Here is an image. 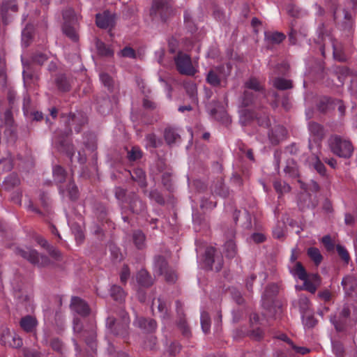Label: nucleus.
<instances>
[{
	"label": "nucleus",
	"instance_id": "f257e3e1",
	"mask_svg": "<svg viewBox=\"0 0 357 357\" xmlns=\"http://www.w3.org/2000/svg\"><path fill=\"white\" fill-rule=\"evenodd\" d=\"M62 121L64 122L66 128L63 132H56L53 137V142L59 151L65 153L72 160L75 154L73 144L68 140V136L72 133L73 127L76 132H79L82 126L86 123V116L79 112L77 114H70L69 115H61Z\"/></svg>",
	"mask_w": 357,
	"mask_h": 357
},
{
	"label": "nucleus",
	"instance_id": "f03ea898",
	"mask_svg": "<svg viewBox=\"0 0 357 357\" xmlns=\"http://www.w3.org/2000/svg\"><path fill=\"white\" fill-rule=\"evenodd\" d=\"M244 88L241 105L244 107L253 106L255 109H260L261 100L266 96L263 85L257 78L250 77L245 82Z\"/></svg>",
	"mask_w": 357,
	"mask_h": 357
},
{
	"label": "nucleus",
	"instance_id": "7ed1b4c3",
	"mask_svg": "<svg viewBox=\"0 0 357 357\" xmlns=\"http://www.w3.org/2000/svg\"><path fill=\"white\" fill-rule=\"evenodd\" d=\"M331 322L337 332H344L357 322V307L345 303L339 309L337 314L330 318Z\"/></svg>",
	"mask_w": 357,
	"mask_h": 357
},
{
	"label": "nucleus",
	"instance_id": "20e7f679",
	"mask_svg": "<svg viewBox=\"0 0 357 357\" xmlns=\"http://www.w3.org/2000/svg\"><path fill=\"white\" fill-rule=\"evenodd\" d=\"M73 331L77 337L83 340L91 350L96 349L95 342L96 338V326L94 320L89 321L86 326H84L80 319L76 317L73 319Z\"/></svg>",
	"mask_w": 357,
	"mask_h": 357
},
{
	"label": "nucleus",
	"instance_id": "39448f33",
	"mask_svg": "<svg viewBox=\"0 0 357 357\" xmlns=\"http://www.w3.org/2000/svg\"><path fill=\"white\" fill-rule=\"evenodd\" d=\"M54 181L59 185V192L63 195L67 193V195L71 200H76L78 198V189L75 183L71 179H69L66 188L62 185L67 180V173L66 170L60 165H56L53 168Z\"/></svg>",
	"mask_w": 357,
	"mask_h": 357
},
{
	"label": "nucleus",
	"instance_id": "423d86ee",
	"mask_svg": "<svg viewBox=\"0 0 357 357\" xmlns=\"http://www.w3.org/2000/svg\"><path fill=\"white\" fill-rule=\"evenodd\" d=\"M231 74L229 64H222L211 68L206 74V81L213 87L225 86Z\"/></svg>",
	"mask_w": 357,
	"mask_h": 357
},
{
	"label": "nucleus",
	"instance_id": "0eeeda50",
	"mask_svg": "<svg viewBox=\"0 0 357 357\" xmlns=\"http://www.w3.org/2000/svg\"><path fill=\"white\" fill-rule=\"evenodd\" d=\"M328 144L331 151L340 158H349L353 154L351 142L339 135H332L328 139Z\"/></svg>",
	"mask_w": 357,
	"mask_h": 357
},
{
	"label": "nucleus",
	"instance_id": "6e6552de",
	"mask_svg": "<svg viewBox=\"0 0 357 357\" xmlns=\"http://www.w3.org/2000/svg\"><path fill=\"white\" fill-rule=\"evenodd\" d=\"M120 320L109 316L106 320V327L110 332L116 336L126 337L128 334L130 319L128 314L123 311L120 312Z\"/></svg>",
	"mask_w": 357,
	"mask_h": 357
},
{
	"label": "nucleus",
	"instance_id": "1a4fd4ad",
	"mask_svg": "<svg viewBox=\"0 0 357 357\" xmlns=\"http://www.w3.org/2000/svg\"><path fill=\"white\" fill-rule=\"evenodd\" d=\"M63 31L70 39L76 42L79 40L77 33V17L72 8H67L63 12Z\"/></svg>",
	"mask_w": 357,
	"mask_h": 357
},
{
	"label": "nucleus",
	"instance_id": "9d476101",
	"mask_svg": "<svg viewBox=\"0 0 357 357\" xmlns=\"http://www.w3.org/2000/svg\"><path fill=\"white\" fill-rule=\"evenodd\" d=\"M173 12L171 0H153L150 15L153 19L166 22Z\"/></svg>",
	"mask_w": 357,
	"mask_h": 357
},
{
	"label": "nucleus",
	"instance_id": "9b49d317",
	"mask_svg": "<svg viewBox=\"0 0 357 357\" xmlns=\"http://www.w3.org/2000/svg\"><path fill=\"white\" fill-rule=\"evenodd\" d=\"M241 119L244 123H248L255 119L258 125L263 127H268L271 123L267 109H262L259 112L243 109L241 111Z\"/></svg>",
	"mask_w": 357,
	"mask_h": 357
},
{
	"label": "nucleus",
	"instance_id": "f8f14e48",
	"mask_svg": "<svg viewBox=\"0 0 357 357\" xmlns=\"http://www.w3.org/2000/svg\"><path fill=\"white\" fill-rule=\"evenodd\" d=\"M153 271L158 275H163L168 282L176 281V275L175 272L169 267L166 259L161 255L155 256L154 258Z\"/></svg>",
	"mask_w": 357,
	"mask_h": 357
},
{
	"label": "nucleus",
	"instance_id": "ddd939ff",
	"mask_svg": "<svg viewBox=\"0 0 357 357\" xmlns=\"http://www.w3.org/2000/svg\"><path fill=\"white\" fill-rule=\"evenodd\" d=\"M17 255L27 259L30 263L38 266H46L50 264V260L47 256L39 255L36 250L29 248L26 249H17Z\"/></svg>",
	"mask_w": 357,
	"mask_h": 357
},
{
	"label": "nucleus",
	"instance_id": "4468645a",
	"mask_svg": "<svg viewBox=\"0 0 357 357\" xmlns=\"http://www.w3.org/2000/svg\"><path fill=\"white\" fill-rule=\"evenodd\" d=\"M176 70L182 75L192 76L196 70L192 64L190 56L185 53L178 52L174 58Z\"/></svg>",
	"mask_w": 357,
	"mask_h": 357
},
{
	"label": "nucleus",
	"instance_id": "2eb2a0df",
	"mask_svg": "<svg viewBox=\"0 0 357 357\" xmlns=\"http://www.w3.org/2000/svg\"><path fill=\"white\" fill-rule=\"evenodd\" d=\"M334 21L342 29L351 32L354 26V20L351 14L344 8L337 7L333 11Z\"/></svg>",
	"mask_w": 357,
	"mask_h": 357
},
{
	"label": "nucleus",
	"instance_id": "dca6fc26",
	"mask_svg": "<svg viewBox=\"0 0 357 357\" xmlns=\"http://www.w3.org/2000/svg\"><path fill=\"white\" fill-rule=\"evenodd\" d=\"M96 24L100 29H108L109 36L113 37L112 29L116 25L115 15L108 10L98 13L96 15Z\"/></svg>",
	"mask_w": 357,
	"mask_h": 357
},
{
	"label": "nucleus",
	"instance_id": "f3484780",
	"mask_svg": "<svg viewBox=\"0 0 357 357\" xmlns=\"http://www.w3.org/2000/svg\"><path fill=\"white\" fill-rule=\"evenodd\" d=\"M308 129L310 132L308 147L312 151L314 145L319 148L321 142L324 137V130L323 126L315 122H310L308 125Z\"/></svg>",
	"mask_w": 357,
	"mask_h": 357
},
{
	"label": "nucleus",
	"instance_id": "a211bd4d",
	"mask_svg": "<svg viewBox=\"0 0 357 357\" xmlns=\"http://www.w3.org/2000/svg\"><path fill=\"white\" fill-rule=\"evenodd\" d=\"M287 136V129L280 125H275L272 127L268 132V137L272 145H278L284 140Z\"/></svg>",
	"mask_w": 357,
	"mask_h": 357
},
{
	"label": "nucleus",
	"instance_id": "6ab92c4d",
	"mask_svg": "<svg viewBox=\"0 0 357 357\" xmlns=\"http://www.w3.org/2000/svg\"><path fill=\"white\" fill-rule=\"evenodd\" d=\"M70 307L72 310L82 317H86L91 312V309L87 303L77 296L71 298Z\"/></svg>",
	"mask_w": 357,
	"mask_h": 357
},
{
	"label": "nucleus",
	"instance_id": "aec40b11",
	"mask_svg": "<svg viewBox=\"0 0 357 357\" xmlns=\"http://www.w3.org/2000/svg\"><path fill=\"white\" fill-rule=\"evenodd\" d=\"M342 285L347 295L357 298V278L354 275H347L342 280Z\"/></svg>",
	"mask_w": 357,
	"mask_h": 357
},
{
	"label": "nucleus",
	"instance_id": "412c9836",
	"mask_svg": "<svg viewBox=\"0 0 357 357\" xmlns=\"http://www.w3.org/2000/svg\"><path fill=\"white\" fill-rule=\"evenodd\" d=\"M130 210L136 214L143 212L146 208V204L135 193L128 195V201L126 202Z\"/></svg>",
	"mask_w": 357,
	"mask_h": 357
},
{
	"label": "nucleus",
	"instance_id": "4be33fe9",
	"mask_svg": "<svg viewBox=\"0 0 357 357\" xmlns=\"http://www.w3.org/2000/svg\"><path fill=\"white\" fill-rule=\"evenodd\" d=\"M20 326L24 332L31 333L35 332L38 326V321L33 316L26 315L21 318Z\"/></svg>",
	"mask_w": 357,
	"mask_h": 357
},
{
	"label": "nucleus",
	"instance_id": "5701e85b",
	"mask_svg": "<svg viewBox=\"0 0 357 357\" xmlns=\"http://www.w3.org/2000/svg\"><path fill=\"white\" fill-rule=\"evenodd\" d=\"M54 84L58 90L61 92H67L70 90L71 83L70 79L64 74L56 75Z\"/></svg>",
	"mask_w": 357,
	"mask_h": 357
},
{
	"label": "nucleus",
	"instance_id": "b1692460",
	"mask_svg": "<svg viewBox=\"0 0 357 357\" xmlns=\"http://www.w3.org/2000/svg\"><path fill=\"white\" fill-rule=\"evenodd\" d=\"M164 138L166 143L172 146L176 144L181 140V136L175 128L168 127L165 129Z\"/></svg>",
	"mask_w": 357,
	"mask_h": 357
},
{
	"label": "nucleus",
	"instance_id": "393cba45",
	"mask_svg": "<svg viewBox=\"0 0 357 357\" xmlns=\"http://www.w3.org/2000/svg\"><path fill=\"white\" fill-rule=\"evenodd\" d=\"M1 342L4 345H8L13 348H19L23 344L22 339L20 336L15 334L11 335L9 333L3 336Z\"/></svg>",
	"mask_w": 357,
	"mask_h": 357
},
{
	"label": "nucleus",
	"instance_id": "a878e982",
	"mask_svg": "<svg viewBox=\"0 0 357 357\" xmlns=\"http://www.w3.org/2000/svg\"><path fill=\"white\" fill-rule=\"evenodd\" d=\"M333 71L336 74L341 84H343L347 77L351 76L353 78L355 74H357L356 73L351 71L347 67L342 66H334Z\"/></svg>",
	"mask_w": 357,
	"mask_h": 357
},
{
	"label": "nucleus",
	"instance_id": "bb28decb",
	"mask_svg": "<svg viewBox=\"0 0 357 357\" xmlns=\"http://www.w3.org/2000/svg\"><path fill=\"white\" fill-rule=\"evenodd\" d=\"M137 281L143 287H149L153 283L151 276L146 270H141L137 274Z\"/></svg>",
	"mask_w": 357,
	"mask_h": 357
},
{
	"label": "nucleus",
	"instance_id": "cd10ccee",
	"mask_svg": "<svg viewBox=\"0 0 357 357\" xmlns=\"http://www.w3.org/2000/svg\"><path fill=\"white\" fill-rule=\"evenodd\" d=\"M213 193L221 197H226L229 195V190L225 185L222 178L217 179L212 187Z\"/></svg>",
	"mask_w": 357,
	"mask_h": 357
},
{
	"label": "nucleus",
	"instance_id": "c85d7f7f",
	"mask_svg": "<svg viewBox=\"0 0 357 357\" xmlns=\"http://www.w3.org/2000/svg\"><path fill=\"white\" fill-rule=\"evenodd\" d=\"M132 179L136 181L141 188H146L147 185L145 172L141 168H136L130 173Z\"/></svg>",
	"mask_w": 357,
	"mask_h": 357
},
{
	"label": "nucleus",
	"instance_id": "c756f323",
	"mask_svg": "<svg viewBox=\"0 0 357 357\" xmlns=\"http://www.w3.org/2000/svg\"><path fill=\"white\" fill-rule=\"evenodd\" d=\"M184 89L189 96V98L192 103L197 105V87L196 84L192 82H186L184 83Z\"/></svg>",
	"mask_w": 357,
	"mask_h": 357
},
{
	"label": "nucleus",
	"instance_id": "7c9ffc66",
	"mask_svg": "<svg viewBox=\"0 0 357 357\" xmlns=\"http://www.w3.org/2000/svg\"><path fill=\"white\" fill-rule=\"evenodd\" d=\"M279 291V287L275 283L268 284L262 296V299L266 301L268 303L273 301V298L276 296Z\"/></svg>",
	"mask_w": 357,
	"mask_h": 357
},
{
	"label": "nucleus",
	"instance_id": "2f4dec72",
	"mask_svg": "<svg viewBox=\"0 0 357 357\" xmlns=\"http://www.w3.org/2000/svg\"><path fill=\"white\" fill-rule=\"evenodd\" d=\"M155 307L158 310V312L160 314V317L165 318L167 315V307L165 301H164L161 298L154 299L151 305V309L153 312H155Z\"/></svg>",
	"mask_w": 357,
	"mask_h": 357
},
{
	"label": "nucleus",
	"instance_id": "473e14b6",
	"mask_svg": "<svg viewBox=\"0 0 357 357\" xmlns=\"http://www.w3.org/2000/svg\"><path fill=\"white\" fill-rule=\"evenodd\" d=\"M132 241L138 250H142L146 247V236L141 230L133 231Z\"/></svg>",
	"mask_w": 357,
	"mask_h": 357
},
{
	"label": "nucleus",
	"instance_id": "72a5a7b5",
	"mask_svg": "<svg viewBox=\"0 0 357 357\" xmlns=\"http://www.w3.org/2000/svg\"><path fill=\"white\" fill-rule=\"evenodd\" d=\"M137 325L139 328L148 332H153L156 328V321L153 319L140 317L137 319Z\"/></svg>",
	"mask_w": 357,
	"mask_h": 357
},
{
	"label": "nucleus",
	"instance_id": "f704fd0d",
	"mask_svg": "<svg viewBox=\"0 0 357 357\" xmlns=\"http://www.w3.org/2000/svg\"><path fill=\"white\" fill-rule=\"evenodd\" d=\"M110 296L114 301L121 303L125 301L126 294L120 286L114 284L111 287Z\"/></svg>",
	"mask_w": 357,
	"mask_h": 357
},
{
	"label": "nucleus",
	"instance_id": "c9c22d12",
	"mask_svg": "<svg viewBox=\"0 0 357 357\" xmlns=\"http://www.w3.org/2000/svg\"><path fill=\"white\" fill-rule=\"evenodd\" d=\"M329 39L331 41L334 59L339 61H346L347 57L344 53L342 52L341 45L340 44H337V41L335 39H333L331 38H329Z\"/></svg>",
	"mask_w": 357,
	"mask_h": 357
},
{
	"label": "nucleus",
	"instance_id": "e433bc0d",
	"mask_svg": "<svg viewBox=\"0 0 357 357\" xmlns=\"http://www.w3.org/2000/svg\"><path fill=\"white\" fill-rule=\"evenodd\" d=\"M273 85L278 90H287L293 87L291 80L282 77L274 78L273 80Z\"/></svg>",
	"mask_w": 357,
	"mask_h": 357
},
{
	"label": "nucleus",
	"instance_id": "4c0bfd02",
	"mask_svg": "<svg viewBox=\"0 0 357 357\" xmlns=\"http://www.w3.org/2000/svg\"><path fill=\"white\" fill-rule=\"evenodd\" d=\"M146 147L156 149L160 146L162 144L161 139L158 138L154 133H149L145 137Z\"/></svg>",
	"mask_w": 357,
	"mask_h": 357
},
{
	"label": "nucleus",
	"instance_id": "58836bf2",
	"mask_svg": "<svg viewBox=\"0 0 357 357\" xmlns=\"http://www.w3.org/2000/svg\"><path fill=\"white\" fill-rule=\"evenodd\" d=\"M308 257L314 261L316 266L321 264L323 257L319 250L315 247H311L307 249V251Z\"/></svg>",
	"mask_w": 357,
	"mask_h": 357
},
{
	"label": "nucleus",
	"instance_id": "ea45409f",
	"mask_svg": "<svg viewBox=\"0 0 357 357\" xmlns=\"http://www.w3.org/2000/svg\"><path fill=\"white\" fill-rule=\"evenodd\" d=\"M273 187L276 192L280 195L289 192L291 190L290 186L286 182L280 179L274 181Z\"/></svg>",
	"mask_w": 357,
	"mask_h": 357
},
{
	"label": "nucleus",
	"instance_id": "a19ab883",
	"mask_svg": "<svg viewBox=\"0 0 357 357\" xmlns=\"http://www.w3.org/2000/svg\"><path fill=\"white\" fill-rule=\"evenodd\" d=\"M291 273L297 276L301 280L307 278V273L302 264L299 261L296 262L294 268L291 271Z\"/></svg>",
	"mask_w": 357,
	"mask_h": 357
},
{
	"label": "nucleus",
	"instance_id": "79ce46f5",
	"mask_svg": "<svg viewBox=\"0 0 357 357\" xmlns=\"http://www.w3.org/2000/svg\"><path fill=\"white\" fill-rule=\"evenodd\" d=\"M97 50L101 56L111 57L114 55V51L111 47L102 42L98 41L97 43Z\"/></svg>",
	"mask_w": 357,
	"mask_h": 357
},
{
	"label": "nucleus",
	"instance_id": "37998d69",
	"mask_svg": "<svg viewBox=\"0 0 357 357\" xmlns=\"http://www.w3.org/2000/svg\"><path fill=\"white\" fill-rule=\"evenodd\" d=\"M7 82L6 66L4 58L0 56V86L5 88Z\"/></svg>",
	"mask_w": 357,
	"mask_h": 357
},
{
	"label": "nucleus",
	"instance_id": "c03bdc74",
	"mask_svg": "<svg viewBox=\"0 0 357 357\" xmlns=\"http://www.w3.org/2000/svg\"><path fill=\"white\" fill-rule=\"evenodd\" d=\"M142 157V151L137 146H132L127 152V158L130 162H134L139 160Z\"/></svg>",
	"mask_w": 357,
	"mask_h": 357
},
{
	"label": "nucleus",
	"instance_id": "a18cd8bd",
	"mask_svg": "<svg viewBox=\"0 0 357 357\" xmlns=\"http://www.w3.org/2000/svg\"><path fill=\"white\" fill-rule=\"evenodd\" d=\"M225 255L229 258H233L236 253V245L233 240L227 241L224 245Z\"/></svg>",
	"mask_w": 357,
	"mask_h": 357
},
{
	"label": "nucleus",
	"instance_id": "49530a36",
	"mask_svg": "<svg viewBox=\"0 0 357 357\" xmlns=\"http://www.w3.org/2000/svg\"><path fill=\"white\" fill-rule=\"evenodd\" d=\"M200 319L203 332L204 333H208L211 328V319L208 313L206 312H202L201 313Z\"/></svg>",
	"mask_w": 357,
	"mask_h": 357
},
{
	"label": "nucleus",
	"instance_id": "de8ad7c7",
	"mask_svg": "<svg viewBox=\"0 0 357 357\" xmlns=\"http://www.w3.org/2000/svg\"><path fill=\"white\" fill-rule=\"evenodd\" d=\"M284 171L285 174H288L290 177L296 178L299 176L298 167L294 161L288 162Z\"/></svg>",
	"mask_w": 357,
	"mask_h": 357
},
{
	"label": "nucleus",
	"instance_id": "09e8293b",
	"mask_svg": "<svg viewBox=\"0 0 357 357\" xmlns=\"http://www.w3.org/2000/svg\"><path fill=\"white\" fill-rule=\"evenodd\" d=\"M265 36L267 40L275 44L282 43L285 38L284 34L280 32L266 33Z\"/></svg>",
	"mask_w": 357,
	"mask_h": 357
},
{
	"label": "nucleus",
	"instance_id": "8fccbe9b",
	"mask_svg": "<svg viewBox=\"0 0 357 357\" xmlns=\"http://www.w3.org/2000/svg\"><path fill=\"white\" fill-rule=\"evenodd\" d=\"M22 75L25 87L29 86L31 82H34L36 79V76L29 70V67L23 70Z\"/></svg>",
	"mask_w": 357,
	"mask_h": 357
},
{
	"label": "nucleus",
	"instance_id": "3c124183",
	"mask_svg": "<svg viewBox=\"0 0 357 357\" xmlns=\"http://www.w3.org/2000/svg\"><path fill=\"white\" fill-rule=\"evenodd\" d=\"M298 304L301 312L307 311L311 305L309 298L303 294L299 296Z\"/></svg>",
	"mask_w": 357,
	"mask_h": 357
},
{
	"label": "nucleus",
	"instance_id": "603ef678",
	"mask_svg": "<svg viewBox=\"0 0 357 357\" xmlns=\"http://www.w3.org/2000/svg\"><path fill=\"white\" fill-rule=\"evenodd\" d=\"M177 326L181 331L183 336L188 337L190 335V330L187 324L186 320L184 317H180L178 321Z\"/></svg>",
	"mask_w": 357,
	"mask_h": 357
},
{
	"label": "nucleus",
	"instance_id": "864d4df0",
	"mask_svg": "<svg viewBox=\"0 0 357 357\" xmlns=\"http://www.w3.org/2000/svg\"><path fill=\"white\" fill-rule=\"evenodd\" d=\"M215 249L213 247L208 248L205 252V262L212 268L213 264L215 262Z\"/></svg>",
	"mask_w": 357,
	"mask_h": 357
},
{
	"label": "nucleus",
	"instance_id": "5fc2aeb1",
	"mask_svg": "<svg viewBox=\"0 0 357 357\" xmlns=\"http://www.w3.org/2000/svg\"><path fill=\"white\" fill-rule=\"evenodd\" d=\"M31 60L33 63L41 66L47 60V56L44 53L37 52L33 54Z\"/></svg>",
	"mask_w": 357,
	"mask_h": 357
},
{
	"label": "nucleus",
	"instance_id": "6e6d98bb",
	"mask_svg": "<svg viewBox=\"0 0 357 357\" xmlns=\"http://www.w3.org/2000/svg\"><path fill=\"white\" fill-rule=\"evenodd\" d=\"M87 140L84 142L86 148L91 151H94L96 149V141L94 135L90 133L86 135Z\"/></svg>",
	"mask_w": 357,
	"mask_h": 357
},
{
	"label": "nucleus",
	"instance_id": "4d7b16f0",
	"mask_svg": "<svg viewBox=\"0 0 357 357\" xmlns=\"http://www.w3.org/2000/svg\"><path fill=\"white\" fill-rule=\"evenodd\" d=\"M100 79L104 86L107 87L108 90L112 91L114 84L113 79L105 73H100Z\"/></svg>",
	"mask_w": 357,
	"mask_h": 357
},
{
	"label": "nucleus",
	"instance_id": "13d9d810",
	"mask_svg": "<svg viewBox=\"0 0 357 357\" xmlns=\"http://www.w3.org/2000/svg\"><path fill=\"white\" fill-rule=\"evenodd\" d=\"M115 197L122 203H126L128 201V195L126 190L121 187L115 188Z\"/></svg>",
	"mask_w": 357,
	"mask_h": 357
},
{
	"label": "nucleus",
	"instance_id": "bf43d9fd",
	"mask_svg": "<svg viewBox=\"0 0 357 357\" xmlns=\"http://www.w3.org/2000/svg\"><path fill=\"white\" fill-rule=\"evenodd\" d=\"M149 197L159 204H165V199L158 190H153L149 192Z\"/></svg>",
	"mask_w": 357,
	"mask_h": 357
},
{
	"label": "nucleus",
	"instance_id": "052dcab7",
	"mask_svg": "<svg viewBox=\"0 0 357 357\" xmlns=\"http://www.w3.org/2000/svg\"><path fill=\"white\" fill-rule=\"evenodd\" d=\"M337 252L340 256V257L347 264L349 263L350 260L349 254L347 250L342 245H337L336 247Z\"/></svg>",
	"mask_w": 357,
	"mask_h": 357
},
{
	"label": "nucleus",
	"instance_id": "680f3d73",
	"mask_svg": "<svg viewBox=\"0 0 357 357\" xmlns=\"http://www.w3.org/2000/svg\"><path fill=\"white\" fill-rule=\"evenodd\" d=\"M332 100L331 98L325 97L321 99L318 105L319 109L322 112H326L331 106Z\"/></svg>",
	"mask_w": 357,
	"mask_h": 357
},
{
	"label": "nucleus",
	"instance_id": "e2e57ef3",
	"mask_svg": "<svg viewBox=\"0 0 357 357\" xmlns=\"http://www.w3.org/2000/svg\"><path fill=\"white\" fill-rule=\"evenodd\" d=\"M303 322L305 327L312 328L316 326L317 321L313 315H306L303 317Z\"/></svg>",
	"mask_w": 357,
	"mask_h": 357
},
{
	"label": "nucleus",
	"instance_id": "0e129e2a",
	"mask_svg": "<svg viewBox=\"0 0 357 357\" xmlns=\"http://www.w3.org/2000/svg\"><path fill=\"white\" fill-rule=\"evenodd\" d=\"M314 168L320 175H326V167L317 156H316V161L314 163Z\"/></svg>",
	"mask_w": 357,
	"mask_h": 357
},
{
	"label": "nucleus",
	"instance_id": "69168bd1",
	"mask_svg": "<svg viewBox=\"0 0 357 357\" xmlns=\"http://www.w3.org/2000/svg\"><path fill=\"white\" fill-rule=\"evenodd\" d=\"M3 171H10L13 168V162L10 157L0 159V167Z\"/></svg>",
	"mask_w": 357,
	"mask_h": 357
},
{
	"label": "nucleus",
	"instance_id": "338daca9",
	"mask_svg": "<svg viewBox=\"0 0 357 357\" xmlns=\"http://www.w3.org/2000/svg\"><path fill=\"white\" fill-rule=\"evenodd\" d=\"M333 351L335 357H344V349L341 343L337 342L333 344Z\"/></svg>",
	"mask_w": 357,
	"mask_h": 357
},
{
	"label": "nucleus",
	"instance_id": "774afa93",
	"mask_svg": "<svg viewBox=\"0 0 357 357\" xmlns=\"http://www.w3.org/2000/svg\"><path fill=\"white\" fill-rule=\"evenodd\" d=\"M120 54L123 57L135 59L136 57V52L134 49L130 47H124L121 52Z\"/></svg>",
	"mask_w": 357,
	"mask_h": 357
}]
</instances>
